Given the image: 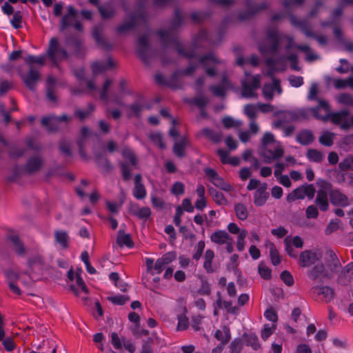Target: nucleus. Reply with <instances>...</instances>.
<instances>
[{
  "label": "nucleus",
  "instance_id": "423d86ee",
  "mask_svg": "<svg viewBox=\"0 0 353 353\" xmlns=\"http://www.w3.org/2000/svg\"><path fill=\"white\" fill-rule=\"evenodd\" d=\"M199 61L205 68L208 75L213 77L217 70L224 67V63L217 59L214 54L209 53L200 58Z\"/></svg>",
  "mask_w": 353,
  "mask_h": 353
},
{
  "label": "nucleus",
  "instance_id": "09e8293b",
  "mask_svg": "<svg viewBox=\"0 0 353 353\" xmlns=\"http://www.w3.org/2000/svg\"><path fill=\"white\" fill-rule=\"evenodd\" d=\"M210 194L214 200V201L220 205H228V201L227 199L224 196V195L220 192L216 191V190H210Z\"/></svg>",
  "mask_w": 353,
  "mask_h": 353
},
{
  "label": "nucleus",
  "instance_id": "864d4df0",
  "mask_svg": "<svg viewBox=\"0 0 353 353\" xmlns=\"http://www.w3.org/2000/svg\"><path fill=\"white\" fill-rule=\"evenodd\" d=\"M107 299L114 305H123L130 300V297L126 295L110 296Z\"/></svg>",
  "mask_w": 353,
  "mask_h": 353
},
{
  "label": "nucleus",
  "instance_id": "b1692460",
  "mask_svg": "<svg viewBox=\"0 0 353 353\" xmlns=\"http://www.w3.org/2000/svg\"><path fill=\"white\" fill-rule=\"evenodd\" d=\"M115 63L112 59H108L107 61L94 62L92 64V69L94 74H98L104 71L113 68Z\"/></svg>",
  "mask_w": 353,
  "mask_h": 353
},
{
  "label": "nucleus",
  "instance_id": "e2e57ef3",
  "mask_svg": "<svg viewBox=\"0 0 353 353\" xmlns=\"http://www.w3.org/2000/svg\"><path fill=\"white\" fill-rule=\"evenodd\" d=\"M122 155L123 158L128 159L133 166L137 165V157L131 149L124 148L122 151Z\"/></svg>",
  "mask_w": 353,
  "mask_h": 353
},
{
  "label": "nucleus",
  "instance_id": "4be33fe9",
  "mask_svg": "<svg viewBox=\"0 0 353 353\" xmlns=\"http://www.w3.org/2000/svg\"><path fill=\"white\" fill-rule=\"evenodd\" d=\"M291 23L296 27L300 28V30L308 37H315L314 34L310 30L308 23L305 20H298L295 17L292 16L290 17Z\"/></svg>",
  "mask_w": 353,
  "mask_h": 353
},
{
  "label": "nucleus",
  "instance_id": "774afa93",
  "mask_svg": "<svg viewBox=\"0 0 353 353\" xmlns=\"http://www.w3.org/2000/svg\"><path fill=\"white\" fill-rule=\"evenodd\" d=\"M247 344L250 345L254 350H257L260 348L261 345L259 339L256 334H250L246 336Z\"/></svg>",
  "mask_w": 353,
  "mask_h": 353
},
{
  "label": "nucleus",
  "instance_id": "9b49d317",
  "mask_svg": "<svg viewBox=\"0 0 353 353\" xmlns=\"http://www.w3.org/2000/svg\"><path fill=\"white\" fill-rule=\"evenodd\" d=\"M22 79L26 85L30 90H34L41 78L39 69L34 65L29 66L26 74L22 75Z\"/></svg>",
  "mask_w": 353,
  "mask_h": 353
},
{
  "label": "nucleus",
  "instance_id": "0e129e2a",
  "mask_svg": "<svg viewBox=\"0 0 353 353\" xmlns=\"http://www.w3.org/2000/svg\"><path fill=\"white\" fill-rule=\"evenodd\" d=\"M248 232L245 230H242L241 233L238 234L237 241H236V248L239 252H241L244 250L245 248V239L247 237Z\"/></svg>",
  "mask_w": 353,
  "mask_h": 353
},
{
  "label": "nucleus",
  "instance_id": "a19ab883",
  "mask_svg": "<svg viewBox=\"0 0 353 353\" xmlns=\"http://www.w3.org/2000/svg\"><path fill=\"white\" fill-rule=\"evenodd\" d=\"M307 158L315 163H321L324 159V154L316 149H309L307 152Z\"/></svg>",
  "mask_w": 353,
  "mask_h": 353
},
{
  "label": "nucleus",
  "instance_id": "7c9ffc66",
  "mask_svg": "<svg viewBox=\"0 0 353 353\" xmlns=\"http://www.w3.org/2000/svg\"><path fill=\"white\" fill-rule=\"evenodd\" d=\"M93 37L97 43L98 46L103 48L106 50H110L111 48V45L108 43V41L103 37L102 34L101 30L98 28H95L93 30Z\"/></svg>",
  "mask_w": 353,
  "mask_h": 353
},
{
  "label": "nucleus",
  "instance_id": "c9c22d12",
  "mask_svg": "<svg viewBox=\"0 0 353 353\" xmlns=\"http://www.w3.org/2000/svg\"><path fill=\"white\" fill-rule=\"evenodd\" d=\"M214 257V251L212 250H207L204 256L203 268L208 273H212L214 269L212 266V260Z\"/></svg>",
  "mask_w": 353,
  "mask_h": 353
},
{
  "label": "nucleus",
  "instance_id": "5fc2aeb1",
  "mask_svg": "<svg viewBox=\"0 0 353 353\" xmlns=\"http://www.w3.org/2000/svg\"><path fill=\"white\" fill-rule=\"evenodd\" d=\"M336 101L338 103L353 106V97L347 93H343L336 97Z\"/></svg>",
  "mask_w": 353,
  "mask_h": 353
},
{
  "label": "nucleus",
  "instance_id": "680f3d73",
  "mask_svg": "<svg viewBox=\"0 0 353 353\" xmlns=\"http://www.w3.org/2000/svg\"><path fill=\"white\" fill-rule=\"evenodd\" d=\"M286 39H288V43L286 46L287 50H289L291 48L294 47L298 50L307 53L310 50L308 45H295L294 43L293 38L292 37L288 36Z\"/></svg>",
  "mask_w": 353,
  "mask_h": 353
},
{
  "label": "nucleus",
  "instance_id": "473e14b6",
  "mask_svg": "<svg viewBox=\"0 0 353 353\" xmlns=\"http://www.w3.org/2000/svg\"><path fill=\"white\" fill-rule=\"evenodd\" d=\"M314 137L310 130H303L296 135V141L301 145H309L313 142Z\"/></svg>",
  "mask_w": 353,
  "mask_h": 353
},
{
  "label": "nucleus",
  "instance_id": "bf43d9fd",
  "mask_svg": "<svg viewBox=\"0 0 353 353\" xmlns=\"http://www.w3.org/2000/svg\"><path fill=\"white\" fill-rule=\"evenodd\" d=\"M112 84V81L111 79H106L105 83L103 85V88L100 92V98L101 100L105 101V102H108L109 95H108V89Z\"/></svg>",
  "mask_w": 353,
  "mask_h": 353
},
{
  "label": "nucleus",
  "instance_id": "7ed1b4c3",
  "mask_svg": "<svg viewBox=\"0 0 353 353\" xmlns=\"http://www.w3.org/2000/svg\"><path fill=\"white\" fill-rule=\"evenodd\" d=\"M262 144L267 147L270 143H276V146L274 150L270 149H265L263 152L264 162L270 163L274 160L278 159L283 157L284 150L279 142H276L274 136L271 132H265L262 138Z\"/></svg>",
  "mask_w": 353,
  "mask_h": 353
},
{
  "label": "nucleus",
  "instance_id": "338daca9",
  "mask_svg": "<svg viewBox=\"0 0 353 353\" xmlns=\"http://www.w3.org/2000/svg\"><path fill=\"white\" fill-rule=\"evenodd\" d=\"M215 186L217 188L223 190L225 192H231L233 190L232 186L228 183V182L225 181L222 178L219 177V179H216L213 183Z\"/></svg>",
  "mask_w": 353,
  "mask_h": 353
},
{
  "label": "nucleus",
  "instance_id": "c756f323",
  "mask_svg": "<svg viewBox=\"0 0 353 353\" xmlns=\"http://www.w3.org/2000/svg\"><path fill=\"white\" fill-rule=\"evenodd\" d=\"M54 240L63 249H66L69 245L70 238L68 233L63 230H56L54 232Z\"/></svg>",
  "mask_w": 353,
  "mask_h": 353
},
{
  "label": "nucleus",
  "instance_id": "4468645a",
  "mask_svg": "<svg viewBox=\"0 0 353 353\" xmlns=\"http://www.w3.org/2000/svg\"><path fill=\"white\" fill-rule=\"evenodd\" d=\"M268 41L270 43V46H261L259 50L262 54H273L275 52L279 44V38L276 31L270 32L268 34Z\"/></svg>",
  "mask_w": 353,
  "mask_h": 353
},
{
  "label": "nucleus",
  "instance_id": "5701e85b",
  "mask_svg": "<svg viewBox=\"0 0 353 353\" xmlns=\"http://www.w3.org/2000/svg\"><path fill=\"white\" fill-rule=\"evenodd\" d=\"M132 215L141 219H147L151 215V210L148 207L140 208L137 204H132L130 208Z\"/></svg>",
  "mask_w": 353,
  "mask_h": 353
},
{
  "label": "nucleus",
  "instance_id": "58836bf2",
  "mask_svg": "<svg viewBox=\"0 0 353 353\" xmlns=\"http://www.w3.org/2000/svg\"><path fill=\"white\" fill-rule=\"evenodd\" d=\"M138 23V21L134 17H132L130 21H125L121 24L117 29V31L119 34H123L126 32L132 30L134 26Z\"/></svg>",
  "mask_w": 353,
  "mask_h": 353
},
{
  "label": "nucleus",
  "instance_id": "6e6552de",
  "mask_svg": "<svg viewBox=\"0 0 353 353\" xmlns=\"http://www.w3.org/2000/svg\"><path fill=\"white\" fill-rule=\"evenodd\" d=\"M71 119L72 118L66 114H63L60 117L51 115L43 117L41 120V123L46 127L49 131L54 132L61 128L62 123L67 124Z\"/></svg>",
  "mask_w": 353,
  "mask_h": 353
},
{
  "label": "nucleus",
  "instance_id": "f8f14e48",
  "mask_svg": "<svg viewBox=\"0 0 353 353\" xmlns=\"http://www.w3.org/2000/svg\"><path fill=\"white\" fill-rule=\"evenodd\" d=\"M176 259L175 252H168L158 259L154 265L152 274H160L165 267Z\"/></svg>",
  "mask_w": 353,
  "mask_h": 353
},
{
  "label": "nucleus",
  "instance_id": "2f4dec72",
  "mask_svg": "<svg viewBox=\"0 0 353 353\" xmlns=\"http://www.w3.org/2000/svg\"><path fill=\"white\" fill-rule=\"evenodd\" d=\"M9 241L10 243V245L12 248L13 250L20 256H23L25 254V248L23 244L20 241L19 238L16 236H11L9 237Z\"/></svg>",
  "mask_w": 353,
  "mask_h": 353
},
{
  "label": "nucleus",
  "instance_id": "e433bc0d",
  "mask_svg": "<svg viewBox=\"0 0 353 353\" xmlns=\"http://www.w3.org/2000/svg\"><path fill=\"white\" fill-rule=\"evenodd\" d=\"M214 336L216 339L220 341L223 345H225L230 339V328L227 326H224L221 330H217Z\"/></svg>",
  "mask_w": 353,
  "mask_h": 353
},
{
  "label": "nucleus",
  "instance_id": "393cba45",
  "mask_svg": "<svg viewBox=\"0 0 353 353\" xmlns=\"http://www.w3.org/2000/svg\"><path fill=\"white\" fill-rule=\"evenodd\" d=\"M231 87V84L230 81L226 78L225 75L223 76L222 83L218 85H212L210 87V90L212 92L214 95L218 97H223L227 89Z\"/></svg>",
  "mask_w": 353,
  "mask_h": 353
},
{
  "label": "nucleus",
  "instance_id": "de8ad7c7",
  "mask_svg": "<svg viewBox=\"0 0 353 353\" xmlns=\"http://www.w3.org/2000/svg\"><path fill=\"white\" fill-rule=\"evenodd\" d=\"M305 198L304 192L302 185L293 190L287 196V201L292 203L297 199H303Z\"/></svg>",
  "mask_w": 353,
  "mask_h": 353
},
{
  "label": "nucleus",
  "instance_id": "79ce46f5",
  "mask_svg": "<svg viewBox=\"0 0 353 353\" xmlns=\"http://www.w3.org/2000/svg\"><path fill=\"white\" fill-rule=\"evenodd\" d=\"M234 211L236 217L242 221L245 220L248 216V211L245 204L238 203L234 205Z\"/></svg>",
  "mask_w": 353,
  "mask_h": 353
},
{
  "label": "nucleus",
  "instance_id": "13d9d810",
  "mask_svg": "<svg viewBox=\"0 0 353 353\" xmlns=\"http://www.w3.org/2000/svg\"><path fill=\"white\" fill-rule=\"evenodd\" d=\"M339 168L343 171L349 170H353V156L349 155L345 159L342 160L339 164Z\"/></svg>",
  "mask_w": 353,
  "mask_h": 353
},
{
  "label": "nucleus",
  "instance_id": "c85d7f7f",
  "mask_svg": "<svg viewBox=\"0 0 353 353\" xmlns=\"http://www.w3.org/2000/svg\"><path fill=\"white\" fill-rule=\"evenodd\" d=\"M315 203L321 211L325 212L329 209V201L326 192L323 190L318 192L315 199Z\"/></svg>",
  "mask_w": 353,
  "mask_h": 353
},
{
  "label": "nucleus",
  "instance_id": "ea45409f",
  "mask_svg": "<svg viewBox=\"0 0 353 353\" xmlns=\"http://www.w3.org/2000/svg\"><path fill=\"white\" fill-rule=\"evenodd\" d=\"M266 246L270 250V255L272 263L276 265L281 263V259L275 245L272 242H268Z\"/></svg>",
  "mask_w": 353,
  "mask_h": 353
},
{
  "label": "nucleus",
  "instance_id": "dca6fc26",
  "mask_svg": "<svg viewBox=\"0 0 353 353\" xmlns=\"http://www.w3.org/2000/svg\"><path fill=\"white\" fill-rule=\"evenodd\" d=\"M330 199L334 205L345 207L350 204L348 197L338 190L330 192Z\"/></svg>",
  "mask_w": 353,
  "mask_h": 353
},
{
  "label": "nucleus",
  "instance_id": "412c9836",
  "mask_svg": "<svg viewBox=\"0 0 353 353\" xmlns=\"http://www.w3.org/2000/svg\"><path fill=\"white\" fill-rule=\"evenodd\" d=\"M326 256L327 270L330 274L337 272L341 267V263L336 254L332 250H328L326 252Z\"/></svg>",
  "mask_w": 353,
  "mask_h": 353
},
{
  "label": "nucleus",
  "instance_id": "ddd939ff",
  "mask_svg": "<svg viewBox=\"0 0 353 353\" xmlns=\"http://www.w3.org/2000/svg\"><path fill=\"white\" fill-rule=\"evenodd\" d=\"M307 276L311 280L322 281L324 279L330 278L331 274L323 264L319 263L307 272Z\"/></svg>",
  "mask_w": 353,
  "mask_h": 353
},
{
  "label": "nucleus",
  "instance_id": "9d476101",
  "mask_svg": "<svg viewBox=\"0 0 353 353\" xmlns=\"http://www.w3.org/2000/svg\"><path fill=\"white\" fill-rule=\"evenodd\" d=\"M322 257L319 250H305L299 256V262L302 267H309L319 261Z\"/></svg>",
  "mask_w": 353,
  "mask_h": 353
},
{
  "label": "nucleus",
  "instance_id": "f704fd0d",
  "mask_svg": "<svg viewBox=\"0 0 353 353\" xmlns=\"http://www.w3.org/2000/svg\"><path fill=\"white\" fill-rule=\"evenodd\" d=\"M55 85H56V80L55 79L52 77L49 76L47 79V85H46V90H47V97L48 99L51 101H56V96L54 94V90H55Z\"/></svg>",
  "mask_w": 353,
  "mask_h": 353
},
{
  "label": "nucleus",
  "instance_id": "aec40b11",
  "mask_svg": "<svg viewBox=\"0 0 353 353\" xmlns=\"http://www.w3.org/2000/svg\"><path fill=\"white\" fill-rule=\"evenodd\" d=\"M133 196L137 199H143L146 196V189L142 182V176L138 174L134 177V187L132 190Z\"/></svg>",
  "mask_w": 353,
  "mask_h": 353
},
{
  "label": "nucleus",
  "instance_id": "4d7b16f0",
  "mask_svg": "<svg viewBox=\"0 0 353 353\" xmlns=\"http://www.w3.org/2000/svg\"><path fill=\"white\" fill-rule=\"evenodd\" d=\"M46 58L44 56L34 57L30 55L25 59V61L29 66L34 65V63L43 66L45 64Z\"/></svg>",
  "mask_w": 353,
  "mask_h": 353
},
{
  "label": "nucleus",
  "instance_id": "f03ea898",
  "mask_svg": "<svg viewBox=\"0 0 353 353\" xmlns=\"http://www.w3.org/2000/svg\"><path fill=\"white\" fill-rule=\"evenodd\" d=\"M308 111L312 112L316 119L322 121H327L330 119L334 124H341L349 114V112L347 110L330 113L329 104L325 100H319V105L310 108Z\"/></svg>",
  "mask_w": 353,
  "mask_h": 353
},
{
  "label": "nucleus",
  "instance_id": "f3484780",
  "mask_svg": "<svg viewBox=\"0 0 353 353\" xmlns=\"http://www.w3.org/2000/svg\"><path fill=\"white\" fill-rule=\"evenodd\" d=\"M276 90L279 94L282 92L281 87L280 85V81L276 79H274L272 83L265 84L263 88V97L267 100H272L274 97V92Z\"/></svg>",
  "mask_w": 353,
  "mask_h": 353
},
{
  "label": "nucleus",
  "instance_id": "8fccbe9b",
  "mask_svg": "<svg viewBox=\"0 0 353 353\" xmlns=\"http://www.w3.org/2000/svg\"><path fill=\"white\" fill-rule=\"evenodd\" d=\"M244 113L250 120L255 119L257 117L258 106L254 104H247L244 106Z\"/></svg>",
  "mask_w": 353,
  "mask_h": 353
},
{
  "label": "nucleus",
  "instance_id": "37998d69",
  "mask_svg": "<svg viewBox=\"0 0 353 353\" xmlns=\"http://www.w3.org/2000/svg\"><path fill=\"white\" fill-rule=\"evenodd\" d=\"M117 243L120 246L125 245L127 247H132L133 243L132 241L130 234H125L124 232L119 230L117 236Z\"/></svg>",
  "mask_w": 353,
  "mask_h": 353
},
{
  "label": "nucleus",
  "instance_id": "39448f33",
  "mask_svg": "<svg viewBox=\"0 0 353 353\" xmlns=\"http://www.w3.org/2000/svg\"><path fill=\"white\" fill-rule=\"evenodd\" d=\"M261 85V77L259 75L248 76L242 81L241 96L244 98H256V90Z\"/></svg>",
  "mask_w": 353,
  "mask_h": 353
},
{
  "label": "nucleus",
  "instance_id": "052dcab7",
  "mask_svg": "<svg viewBox=\"0 0 353 353\" xmlns=\"http://www.w3.org/2000/svg\"><path fill=\"white\" fill-rule=\"evenodd\" d=\"M217 296L216 304L219 308L224 307L228 312H234L235 308L232 307L231 301H223L219 292Z\"/></svg>",
  "mask_w": 353,
  "mask_h": 353
},
{
  "label": "nucleus",
  "instance_id": "bb28decb",
  "mask_svg": "<svg viewBox=\"0 0 353 353\" xmlns=\"http://www.w3.org/2000/svg\"><path fill=\"white\" fill-rule=\"evenodd\" d=\"M231 236L225 230H216L210 235V240L218 245H223L228 242Z\"/></svg>",
  "mask_w": 353,
  "mask_h": 353
},
{
  "label": "nucleus",
  "instance_id": "49530a36",
  "mask_svg": "<svg viewBox=\"0 0 353 353\" xmlns=\"http://www.w3.org/2000/svg\"><path fill=\"white\" fill-rule=\"evenodd\" d=\"M334 85L337 89L345 88L347 86L353 89V77H350L346 79H336L333 81Z\"/></svg>",
  "mask_w": 353,
  "mask_h": 353
},
{
  "label": "nucleus",
  "instance_id": "0eeeda50",
  "mask_svg": "<svg viewBox=\"0 0 353 353\" xmlns=\"http://www.w3.org/2000/svg\"><path fill=\"white\" fill-rule=\"evenodd\" d=\"M48 55L54 63L67 57L66 50L59 46L58 39L55 37L51 38L48 49Z\"/></svg>",
  "mask_w": 353,
  "mask_h": 353
},
{
  "label": "nucleus",
  "instance_id": "cd10ccee",
  "mask_svg": "<svg viewBox=\"0 0 353 353\" xmlns=\"http://www.w3.org/2000/svg\"><path fill=\"white\" fill-rule=\"evenodd\" d=\"M353 279V263H349L343 269L339 277V282L342 285H347Z\"/></svg>",
  "mask_w": 353,
  "mask_h": 353
},
{
  "label": "nucleus",
  "instance_id": "6ab92c4d",
  "mask_svg": "<svg viewBox=\"0 0 353 353\" xmlns=\"http://www.w3.org/2000/svg\"><path fill=\"white\" fill-rule=\"evenodd\" d=\"M137 50L139 57L145 62H147L148 55L150 52V48L148 44V39L146 36H141L139 38Z\"/></svg>",
  "mask_w": 353,
  "mask_h": 353
},
{
  "label": "nucleus",
  "instance_id": "a878e982",
  "mask_svg": "<svg viewBox=\"0 0 353 353\" xmlns=\"http://www.w3.org/2000/svg\"><path fill=\"white\" fill-rule=\"evenodd\" d=\"M7 279L8 280V285L12 292L17 295H21V292L19 288L15 284L18 281L19 275L13 270H8L6 273Z\"/></svg>",
  "mask_w": 353,
  "mask_h": 353
},
{
  "label": "nucleus",
  "instance_id": "72a5a7b5",
  "mask_svg": "<svg viewBox=\"0 0 353 353\" xmlns=\"http://www.w3.org/2000/svg\"><path fill=\"white\" fill-rule=\"evenodd\" d=\"M188 144V141L185 137L182 138L176 141L173 147V152L179 157L185 156V149Z\"/></svg>",
  "mask_w": 353,
  "mask_h": 353
},
{
  "label": "nucleus",
  "instance_id": "a211bd4d",
  "mask_svg": "<svg viewBox=\"0 0 353 353\" xmlns=\"http://www.w3.org/2000/svg\"><path fill=\"white\" fill-rule=\"evenodd\" d=\"M43 164V160L39 154L31 157L27 161L25 170L28 173H33L40 170Z\"/></svg>",
  "mask_w": 353,
  "mask_h": 353
},
{
  "label": "nucleus",
  "instance_id": "603ef678",
  "mask_svg": "<svg viewBox=\"0 0 353 353\" xmlns=\"http://www.w3.org/2000/svg\"><path fill=\"white\" fill-rule=\"evenodd\" d=\"M203 135L214 142H219L222 139V134L219 132H214L210 129L205 128L202 131Z\"/></svg>",
  "mask_w": 353,
  "mask_h": 353
},
{
  "label": "nucleus",
  "instance_id": "69168bd1",
  "mask_svg": "<svg viewBox=\"0 0 353 353\" xmlns=\"http://www.w3.org/2000/svg\"><path fill=\"white\" fill-rule=\"evenodd\" d=\"M334 134L331 132H324L319 137V142L325 146H331L333 144Z\"/></svg>",
  "mask_w": 353,
  "mask_h": 353
},
{
  "label": "nucleus",
  "instance_id": "c03bdc74",
  "mask_svg": "<svg viewBox=\"0 0 353 353\" xmlns=\"http://www.w3.org/2000/svg\"><path fill=\"white\" fill-rule=\"evenodd\" d=\"M99 11L103 19H108L115 14V10L111 5L100 6Z\"/></svg>",
  "mask_w": 353,
  "mask_h": 353
},
{
  "label": "nucleus",
  "instance_id": "20e7f679",
  "mask_svg": "<svg viewBox=\"0 0 353 353\" xmlns=\"http://www.w3.org/2000/svg\"><path fill=\"white\" fill-rule=\"evenodd\" d=\"M278 119L272 123L273 128L276 129L281 128L285 137L291 136L295 128L293 125H284V123L288 121H294L299 118V116L291 111H279L276 113Z\"/></svg>",
  "mask_w": 353,
  "mask_h": 353
},
{
  "label": "nucleus",
  "instance_id": "1a4fd4ad",
  "mask_svg": "<svg viewBox=\"0 0 353 353\" xmlns=\"http://www.w3.org/2000/svg\"><path fill=\"white\" fill-rule=\"evenodd\" d=\"M68 13L65 14L61 20V30H63L68 26H74L77 30H82V25L77 21V12L72 6L67 7Z\"/></svg>",
  "mask_w": 353,
  "mask_h": 353
},
{
  "label": "nucleus",
  "instance_id": "3c124183",
  "mask_svg": "<svg viewBox=\"0 0 353 353\" xmlns=\"http://www.w3.org/2000/svg\"><path fill=\"white\" fill-rule=\"evenodd\" d=\"M127 92L119 90L118 93H115L109 97L108 102L113 103L119 106H123V98Z\"/></svg>",
  "mask_w": 353,
  "mask_h": 353
},
{
  "label": "nucleus",
  "instance_id": "a18cd8bd",
  "mask_svg": "<svg viewBox=\"0 0 353 353\" xmlns=\"http://www.w3.org/2000/svg\"><path fill=\"white\" fill-rule=\"evenodd\" d=\"M95 158L97 165L103 172H108L112 170V166L107 158L97 154Z\"/></svg>",
  "mask_w": 353,
  "mask_h": 353
},
{
  "label": "nucleus",
  "instance_id": "2eb2a0df",
  "mask_svg": "<svg viewBox=\"0 0 353 353\" xmlns=\"http://www.w3.org/2000/svg\"><path fill=\"white\" fill-rule=\"evenodd\" d=\"M268 184L262 183V186L258 188L254 194V203L256 206H263L269 198V192L267 191Z\"/></svg>",
  "mask_w": 353,
  "mask_h": 353
},
{
  "label": "nucleus",
  "instance_id": "f257e3e1",
  "mask_svg": "<svg viewBox=\"0 0 353 353\" xmlns=\"http://www.w3.org/2000/svg\"><path fill=\"white\" fill-rule=\"evenodd\" d=\"M183 18L181 15L176 12L175 17L172 21V29L170 30H160L158 32L159 37L163 42V53L161 54V61L163 63H168L164 56L167 54H171L176 52L179 54L183 55L188 58L194 57V54L192 52H185L183 50L181 44L179 43L176 37L174 34V30L176 29L182 23Z\"/></svg>",
  "mask_w": 353,
  "mask_h": 353
},
{
  "label": "nucleus",
  "instance_id": "6e6d98bb",
  "mask_svg": "<svg viewBox=\"0 0 353 353\" xmlns=\"http://www.w3.org/2000/svg\"><path fill=\"white\" fill-rule=\"evenodd\" d=\"M243 343L241 339H234L228 346L229 353H241Z\"/></svg>",
  "mask_w": 353,
  "mask_h": 353
},
{
  "label": "nucleus",
  "instance_id": "4c0bfd02",
  "mask_svg": "<svg viewBox=\"0 0 353 353\" xmlns=\"http://www.w3.org/2000/svg\"><path fill=\"white\" fill-rule=\"evenodd\" d=\"M236 64L240 66H244L245 65L250 64L251 65L256 67L259 65V59L256 55H252L250 57L243 58L239 57L236 59Z\"/></svg>",
  "mask_w": 353,
  "mask_h": 353
}]
</instances>
